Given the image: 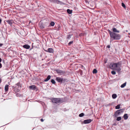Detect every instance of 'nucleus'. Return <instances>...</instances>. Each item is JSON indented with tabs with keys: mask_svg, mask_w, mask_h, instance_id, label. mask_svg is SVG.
Listing matches in <instances>:
<instances>
[{
	"mask_svg": "<svg viewBox=\"0 0 130 130\" xmlns=\"http://www.w3.org/2000/svg\"><path fill=\"white\" fill-rule=\"evenodd\" d=\"M111 73L112 74L115 75L116 74L115 72L114 71H112L111 72Z\"/></svg>",
	"mask_w": 130,
	"mask_h": 130,
	"instance_id": "nucleus-26",
	"label": "nucleus"
},
{
	"mask_svg": "<svg viewBox=\"0 0 130 130\" xmlns=\"http://www.w3.org/2000/svg\"><path fill=\"white\" fill-rule=\"evenodd\" d=\"M112 30L114 32H116L119 33V30H117L116 28H113L112 29Z\"/></svg>",
	"mask_w": 130,
	"mask_h": 130,
	"instance_id": "nucleus-15",
	"label": "nucleus"
},
{
	"mask_svg": "<svg viewBox=\"0 0 130 130\" xmlns=\"http://www.w3.org/2000/svg\"><path fill=\"white\" fill-rule=\"evenodd\" d=\"M51 100L52 103L56 104L60 103L61 101L60 99V98H52Z\"/></svg>",
	"mask_w": 130,
	"mask_h": 130,
	"instance_id": "nucleus-3",
	"label": "nucleus"
},
{
	"mask_svg": "<svg viewBox=\"0 0 130 130\" xmlns=\"http://www.w3.org/2000/svg\"><path fill=\"white\" fill-rule=\"evenodd\" d=\"M117 97V95L116 94H113L112 95V97L113 98L115 99Z\"/></svg>",
	"mask_w": 130,
	"mask_h": 130,
	"instance_id": "nucleus-16",
	"label": "nucleus"
},
{
	"mask_svg": "<svg viewBox=\"0 0 130 130\" xmlns=\"http://www.w3.org/2000/svg\"><path fill=\"white\" fill-rule=\"evenodd\" d=\"M2 79H0V83H1V82Z\"/></svg>",
	"mask_w": 130,
	"mask_h": 130,
	"instance_id": "nucleus-35",
	"label": "nucleus"
},
{
	"mask_svg": "<svg viewBox=\"0 0 130 130\" xmlns=\"http://www.w3.org/2000/svg\"><path fill=\"white\" fill-rule=\"evenodd\" d=\"M22 95H21L19 93L17 94H16V96L17 97H20L21 96H22Z\"/></svg>",
	"mask_w": 130,
	"mask_h": 130,
	"instance_id": "nucleus-25",
	"label": "nucleus"
},
{
	"mask_svg": "<svg viewBox=\"0 0 130 130\" xmlns=\"http://www.w3.org/2000/svg\"><path fill=\"white\" fill-rule=\"evenodd\" d=\"M56 80L59 83H62L63 81L64 80L63 78L57 77H56Z\"/></svg>",
	"mask_w": 130,
	"mask_h": 130,
	"instance_id": "nucleus-6",
	"label": "nucleus"
},
{
	"mask_svg": "<svg viewBox=\"0 0 130 130\" xmlns=\"http://www.w3.org/2000/svg\"><path fill=\"white\" fill-rule=\"evenodd\" d=\"M122 5L123 7H124V8H125V4L123 3H122Z\"/></svg>",
	"mask_w": 130,
	"mask_h": 130,
	"instance_id": "nucleus-27",
	"label": "nucleus"
},
{
	"mask_svg": "<svg viewBox=\"0 0 130 130\" xmlns=\"http://www.w3.org/2000/svg\"><path fill=\"white\" fill-rule=\"evenodd\" d=\"M1 21H2V20L1 19H0V23H1Z\"/></svg>",
	"mask_w": 130,
	"mask_h": 130,
	"instance_id": "nucleus-34",
	"label": "nucleus"
},
{
	"mask_svg": "<svg viewBox=\"0 0 130 130\" xmlns=\"http://www.w3.org/2000/svg\"><path fill=\"white\" fill-rule=\"evenodd\" d=\"M126 83H125L122 85L121 86V87L122 88H123L126 85Z\"/></svg>",
	"mask_w": 130,
	"mask_h": 130,
	"instance_id": "nucleus-17",
	"label": "nucleus"
},
{
	"mask_svg": "<svg viewBox=\"0 0 130 130\" xmlns=\"http://www.w3.org/2000/svg\"><path fill=\"white\" fill-rule=\"evenodd\" d=\"M97 71L96 69H94L93 71V73H97Z\"/></svg>",
	"mask_w": 130,
	"mask_h": 130,
	"instance_id": "nucleus-20",
	"label": "nucleus"
},
{
	"mask_svg": "<svg viewBox=\"0 0 130 130\" xmlns=\"http://www.w3.org/2000/svg\"><path fill=\"white\" fill-rule=\"evenodd\" d=\"M123 118L125 120L127 119L128 118V115L127 114H125L123 116Z\"/></svg>",
	"mask_w": 130,
	"mask_h": 130,
	"instance_id": "nucleus-14",
	"label": "nucleus"
},
{
	"mask_svg": "<svg viewBox=\"0 0 130 130\" xmlns=\"http://www.w3.org/2000/svg\"><path fill=\"white\" fill-rule=\"evenodd\" d=\"M92 121V120L91 119H87L84 120L83 121V123L84 124H88L91 122Z\"/></svg>",
	"mask_w": 130,
	"mask_h": 130,
	"instance_id": "nucleus-7",
	"label": "nucleus"
},
{
	"mask_svg": "<svg viewBox=\"0 0 130 130\" xmlns=\"http://www.w3.org/2000/svg\"><path fill=\"white\" fill-rule=\"evenodd\" d=\"M121 119V117H117V121H119Z\"/></svg>",
	"mask_w": 130,
	"mask_h": 130,
	"instance_id": "nucleus-23",
	"label": "nucleus"
},
{
	"mask_svg": "<svg viewBox=\"0 0 130 130\" xmlns=\"http://www.w3.org/2000/svg\"><path fill=\"white\" fill-rule=\"evenodd\" d=\"M2 67V64H1L0 63V68H1Z\"/></svg>",
	"mask_w": 130,
	"mask_h": 130,
	"instance_id": "nucleus-29",
	"label": "nucleus"
},
{
	"mask_svg": "<svg viewBox=\"0 0 130 130\" xmlns=\"http://www.w3.org/2000/svg\"><path fill=\"white\" fill-rule=\"evenodd\" d=\"M23 47L26 49H29L30 48V46L26 44L23 46Z\"/></svg>",
	"mask_w": 130,
	"mask_h": 130,
	"instance_id": "nucleus-13",
	"label": "nucleus"
},
{
	"mask_svg": "<svg viewBox=\"0 0 130 130\" xmlns=\"http://www.w3.org/2000/svg\"><path fill=\"white\" fill-rule=\"evenodd\" d=\"M124 111L123 109L118 110L115 112V115L116 117L118 116L119 115L123 113Z\"/></svg>",
	"mask_w": 130,
	"mask_h": 130,
	"instance_id": "nucleus-4",
	"label": "nucleus"
},
{
	"mask_svg": "<svg viewBox=\"0 0 130 130\" xmlns=\"http://www.w3.org/2000/svg\"><path fill=\"white\" fill-rule=\"evenodd\" d=\"M120 104L116 106V109H118L120 108Z\"/></svg>",
	"mask_w": 130,
	"mask_h": 130,
	"instance_id": "nucleus-19",
	"label": "nucleus"
},
{
	"mask_svg": "<svg viewBox=\"0 0 130 130\" xmlns=\"http://www.w3.org/2000/svg\"><path fill=\"white\" fill-rule=\"evenodd\" d=\"M109 67L110 68L116 71L118 73H119L121 70V64L120 62L111 63L110 64Z\"/></svg>",
	"mask_w": 130,
	"mask_h": 130,
	"instance_id": "nucleus-1",
	"label": "nucleus"
},
{
	"mask_svg": "<svg viewBox=\"0 0 130 130\" xmlns=\"http://www.w3.org/2000/svg\"><path fill=\"white\" fill-rule=\"evenodd\" d=\"M40 120L41 122H43L44 121V120L43 119H41Z\"/></svg>",
	"mask_w": 130,
	"mask_h": 130,
	"instance_id": "nucleus-31",
	"label": "nucleus"
},
{
	"mask_svg": "<svg viewBox=\"0 0 130 130\" xmlns=\"http://www.w3.org/2000/svg\"><path fill=\"white\" fill-rule=\"evenodd\" d=\"M2 60L0 58V63L1 62Z\"/></svg>",
	"mask_w": 130,
	"mask_h": 130,
	"instance_id": "nucleus-33",
	"label": "nucleus"
},
{
	"mask_svg": "<svg viewBox=\"0 0 130 130\" xmlns=\"http://www.w3.org/2000/svg\"><path fill=\"white\" fill-rule=\"evenodd\" d=\"M9 89V85H6L5 86V92H7Z\"/></svg>",
	"mask_w": 130,
	"mask_h": 130,
	"instance_id": "nucleus-10",
	"label": "nucleus"
},
{
	"mask_svg": "<svg viewBox=\"0 0 130 130\" xmlns=\"http://www.w3.org/2000/svg\"><path fill=\"white\" fill-rule=\"evenodd\" d=\"M48 49H52V48H49Z\"/></svg>",
	"mask_w": 130,
	"mask_h": 130,
	"instance_id": "nucleus-36",
	"label": "nucleus"
},
{
	"mask_svg": "<svg viewBox=\"0 0 130 130\" xmlns=\"http://www.w3.org/2000/svg\"><path fill=\"white\" fill-rule=\"evenodd\" d=\"M51 76L50 75H48L46 78L44 80L45 82H46L48 81L49 80H50L51 78Z\"/></svg>",
	"mask_w": 130,
	"mask_h": 130,
	"instance_id": "nucleus-12",
	"label": "nucleus"
},
{
	"mask_svg": "<svg viewBox=\"0 0 130 130\" xmlns=\"http://www.w3.org/2000/svg\"><path fill=\"white\" fill-rule=\"evenodd\" d=\"M6 21L10 25H11L13 22V21L12 20H7Z\"/></svg>",
	"mask_w": 130,
	"mask_h": 130,
	"instance_id": "nucleus-11",
	"label": "nucleus"
},
{
	"mask_svg": "<svg viewBox=\"0 0 130 130\" xmlns=\"http://www.w3.org/2000/svg\"><path fill=\"white\" fill-rule=\"evenodd\" d=\"M51 82L53 84H55L56 83L55 81L53 79H52L51 80Z\"/></svg>",
	"mask_w": 130,
	"mask_h": 130,
	"instance_id": "nucleus-22",
	"label": "nucleus"
},
{
	"mask_svg": "<svg viewBox=\"0 0 130 130\" xmlns=\"http://www.w3.org/2000/svg\"><path fill=\"white\" fill-rule=\"evenodd\" d=\"M110 45H108L107 46V48H110Z\"/></svg>",
	"mask_w": 130,
	"mask_h": 130,
	"instance_id": "nucleus-30",
	"label": "nucleus"
},
{
	"mask_svg": "<svg viewBox=\"0 0 130 130\" xmlns=\"http://www.w3.org/2000/svg\"><path fill=\"white\" fill-rule=\"evenodd\" d=\"M67 12L69 14H71L72 12V11L71 10H70L69 9H68L67 10Z\"/></svg>",
	"mask_w": 130,
	"mask_h": 130,
	"instance_id": "nucleus-18",
	"label": "nucleus"
},
{
	"mask_svg": "<svg viewBox=\"0 0 130 130\" xmlns=\"http://www.w3.org/2000/svg\"><path fill=\"white\" fill-rule=\"evenodd\" d=\"M55 25V23L54 22H51L50 23V25L52 26H53Z\"/></svg>",
	"mask_w": 130,
	"mask_h": 130,
	"instance_id": "nucleus-24",
	"label": "nucleus"
},
{
	"mask_svg": "<svg viewBox=\"0 0 130 130\" xmlns=\"http://www.w3.org/2000/svg\"><path fill=\"white\" fill-rule=\"evenodd\" d=\"M55 71L58 74H59L60 75H62L65 73L64 71L58 69H56Z\"/></svg>",
	"mask_w": 130,
	"mask_h": 130,
	"instance_id": "nucleus-5",
	"label": "nucleus"
},
{
	"mask_svg": "<svg viewBox=\"0 0 130 130\" xmlns=\"http://www.w3.org/2000/svg\"><path fill=\"white\" fill-rule=\"evenodd\" d=\"M84 115V114L83 113H82L79 115V116L80 117H82Z\"/></svg>",
	"mask_w": 130,
	"mask_h": 130,
	"instance_id": "nucleus-21",
	"label": "nucleus"
},
{
	"mask_svg": "<svg viewBox=\"0 0 130 130\" xmlns=\"http://www.w3.org/2000/svg\"><path fill=\"white\" fill-rule=\"evenodd\" d=\"M44 51L46 52L50 53H52L54 52L53 49H45Z\"/></svg>",
	"mask_w": 130,
	"mask_h": 130,
	"instance_id": "nucleus-9",
	"label": "nucleus"
},
{
	"mask_svg": "<svg viewBox=\"0 0 130 130\" xmlns=\"http://www.w3.org/2000/svg\"><path fill=\"white\" fill-rule=\"evenodd\" d=\"M29 88L31 90H35L36 88V87L34 85H32L29 87Z\"/></svg>",
	"mask_w": 130,
	"mask_h": 130,
	"instance_id": "nucleus-8",
	"label": "nucleus"
},
{
	"mask_svg": "<svg viewBox=\"0 0 130 130\" xmlns=\"http://www.w3.org/2000/svg\"><path fill=\"white\" fill-rule=\"evenodd\" d=\"M109 32L111 37L113 38L114 40L119 39L121 37V35L119 34H116L110 30L109 31Z\"/></svg>",
	"mask_w": 130,
	"mask_h": 130,
	"instance_id": "nucleus-2",
	"label": "nucleus"
},
{
	"mask_svg": "<svg viewBox=\"0 0 130 130\" xmlns=\"http://www.w3.org/2000/svg\"><path fill=\"white\" fill-rule=\"evenodd\" d=\"M73 41H71L68 44L69 45H71V44H72L73 43Z\"/></svg>",
	"mask_w": 130,
	"mask_h": 130,
	"instance_id": "nucleus-28",
	"label": "nucleus"
},
{
	"mask_svg": "<svg viewBox=\"0 0 130 130\" xmlns=\"http://www.w3.org/2000/svg\"><path fill=\"white\" fill-rule=\"evenodd\" d=\"M3 45V44H0V46H2Z\"/></svg>",
	"mask_w": 130,
	"mask_h": 130,
	"instance_id": "nucleus-32",
	"label": "nucleus"
}]
</instances>
